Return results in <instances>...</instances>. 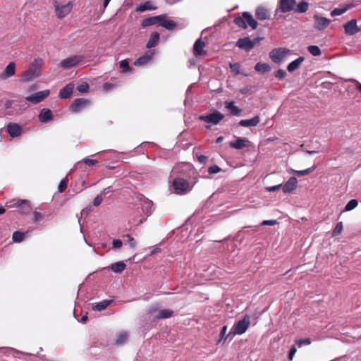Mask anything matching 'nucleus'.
Wrapping results in <instances>:
<instances>
[{
  "mask_svg": "<svg viewBox=\"0 0 361 361\" xmlns=\"http://www.w3.org/2000/svg\"><path fill=\"white\" fill-rule=\"evenodd\" d=\"M286 72L283 69H279L275 72V77L279 80H282L286 77Z\"/></svg>",
  "mask_w": 361,
  "mask_h": 361,
  "instance_id": "48",
  "label": "nucleus"
},
{
  "mask_svg": "<svg viewBox=\"0 0 361 361\" xmlns=\"http://www.w3.org/2000/svg\"><path fill=\"white\" fill-rule=\"evenodd\" d=\"M233 22L238 27L243 29H246L248 25L252 30H255L258 25L249 12H243L242 16L235 18Z\"/></svg>",
  "mask_w": 361,
  "mask_h": 361,
  "instance_id": "1",
  "label": "nucleus"
},
{
  "mask_svg": "<svg viewBox=\"0 0 361 361\" xmlns=\"http://www.w3.org/2000/svg\"><path fill=\"white\" fill-rule=\"evenodd\" d=\"M262 39V37H255L253 39H250V37H246L238 39L236 42L235 45L238 48L245 50V51H250L257 44H258Z\"/></svg>",
  "mask_w": 361,
  "mask_h": 361,
  "instance_id": "4",
  "label": "nucleus"
},
{
  "mask_svg": "<svg viewBox=\"0 0 361 361\" xmlns=\"http://www.w3.org/2000/svg\"><path fill=\"white\" fill-rule=\"evenodd\" d=\"M173 189L177 194L182 195L190 190L189 182L182 178H176L172 183Z\"/></svg>",
  "mask_w": 361,
  "mask_h": 361,
  "instance_id": "6",
  "label": "nucleus"
},
{
  "mask_svg": "<svg viewBox=\"0 0 361 361\" xmlns=\"http://www.w3.org/2000/svg\"><path fill=\"white\" fill-rule=\"evenodd\" d=\"M74 89V85L73 83H68L65 87H63L59 91V97L61 99H68L71 97L73 94V91Z\"/></svg>",
  "mask_w": 361,
  "mask_h": 361,
  "instance_id": "19",
  "label": "nucleus"
},
{
  "mask_svg": "<svg viewBox=\"0 0 361 361\" xmlns=\"http://www.w3.org/2000/svg\"><path fill=\"white\" fill-rule=\"evenodd\" d=\"M42 217V214L37 211H35L33 212V221H39Z\"/></svg>",
  "mask_w": 361,
  "mask_h": 361,
  "instance_id": "57",
  "label": "nucleus"
},
{
  "mask_svg": "<svg viewBox=\"0 0 361 361\" xmlns=\"http://www.w3.org/2000/svg\"><path fill=\"white\" fill-rule=\"evenodd\" d=\"M304 57L300 56L295 60L290 62L287 66L288 71L293 72L294 71L297 70L300 67L301 63L304 61Z\"/></svg>",
  "mask_w": 361,
  "mask_h": 361,
  "instance_id": "30",
  "label": "nucleus"
},
{
  "mask_svg": "<svg viewBox=\"0 0 361 361\" xmlns=\"http://www.w3.org/2000/svg\"><path fill=\"white\" fill-rule=\"evenodd\" d=\"M314 28L319 31L326 29L331 23L330 19L325 17L319 16L317 14H315L314 16Z\"/></svg>",
  "mask_w": 361,
  "mask_h": 361,
  "instance_id": "9",
  "label": "nucleus"
},
{
  "mask_svg": "<svg viewBox=\"0 0 361 361\" xmlns=\"http://www.w3.org/2000/svg\"><path fill=\"white\" fill-rule=\"evenodd\" d=\"M240 65L239 63H230V68L235 72L236 75L240 74Z\"/></svg>",
  "mask_w": 361,
  "mask_h": 361,
  "instance_id": "51",
  "label": "nucleus"
},
{
  "mask_svg": "<svg viewBox=\"0 0 361 361\" xmlns=\"http://www.w3.org/2000/svg\"><path fill=\"white\" fill-rule=\"evenodd\" d=\"M250 317L245 314L243 319L238 321L232 328L231 331L227 335L224 340L226 339L231 334L233 335L238 334L241 335L244 334L250 326Z\"/></svg>",
  "mask_w": 361,
  "mask_h": 361,
  "instance_id": "5",
  "label": "nucleus"
},
{
  "mask_svg": "<svg viewBox=\"0 0 361 361\" xmlns=\"http://www.w3.org/2000/svg\"><path fill=\"white\" fill-rule=\"evenodd\" d=\"M289 52L290 50L286 48L274 49L269 53V56L274 62L278 63L280 62Z\"/></svg>",
  "mask_w": 361,
  "mask_h": 361,
  "instance_id": "10",
  "label": "nucleus"
},
{
  "mask_svg": "<svg viewBox=\"0 0 361 361\" xmlns=\"http://www.w3.org/2000/svg\"><path fill=\"white\" fill-rule=\"evenodd\" d=\"M13 102L12 100H8L5 103V108L6 109H9L11 107L12 104H13Z\"/></svg>",
  "mask_w": 361,
  "mask_h": 361,
  "instance_id": "62",
  "label": "nucleus"
},
{
  "mask_svg": "<svg viewBox=\"0 0 361 361\" xmlns=\"http://www.w3.org/2000/svg\"><path fill=\"white\" fill-rule=\"evenodd\" d=\"M15 71H16V64L14 62H11L5 68L1 77L4 79L11 77L12 75H13L15 74Z\"/></svg>",
  "mask_w": 361,
  "mask_h": 361,
  "instance_id": "25",
  "label": "nucleus"
},
{
  "mask_svg": "<svg viewBox=\"0 0 361 361\" xmlns=\"http://www.w3.org/2000/svg\"><path fill=\"white\" fill-rule=\"evenodd\" d=\"M25 238V234L20 231H16L13 234V240L16 243L21 242Z\"/></svg>",
  "mask_w": 361,
  "mask_h": 361,
  "instance_id": "43",
  "label": "nucleus"
},
{
  "mask_svg": "<svg viewBox=\"0 0 361 361\" xmlns=\"http://www.w3.org/2000/svg\"><path fill=\"white\" fill-rule=\"evenodd\" d=\"M99 161L95 159H92L90 158H84L80 161H79L77 164V167L82 168V164H84L85 165H87L88 166H93L98 164Z\"/></svg>",
  "mask_w": 361,
  "mask_h": 361,
  "instance_id": "34",
  "label": "nucleus"
},
{
  "mask_svg": "<svg viewBox=\"0 0 361 361\" xmlns=\"http://www.w3.org/2000/svg\"><path fill=\"white\" fill-rule=\"evenodd\" d=\"M221 171V168L217 165H213L208 169V173L209 174L217 173Z\"/></svg>",
  "mask_w": 361,
  "mask_h": 361,
  "instance_id": "52",
  "label": "nucleus"
},
{
  "mask_svg": "<svg viewBox=\"0 0 361 361\" xmlns=\"http://www.w3.org/2000/svg\"><path fill=\"white\" fill-rule=\"evenodd\" d=\"M227 331V326H224L220 332L221 340L225 337Z\"/></svg>",
  "mask_w": 361,
  "mask_h": 361,
  "instance_id": "60",
  "label": "nucleus"
},
{
  "mask_svg": "<svg viewBox=\"0 0 361 361\" xmlns=\"http://www.w3.org/2000/svg\"><path fill=\"white\" fill-rule=\"evenodd\" d=\"M250 142L246 138L238 137L235 141L229 143V146L233 149H241L244 147H249Z\"/></svg>",
  "mask_w": 361,
  "mask_h": 361,
  "instance_id": "17",
  "label": "nucleus"
},
{
  "mask_svg": "<svg viewBox=\"0 0 361 361\" xmlns=\"http://www.w3.org/2000/svg\"><path fill=\"white\" fill-rule=\"evenodd\" d=\"M103 200L102 195H98L93 200V205L94 207H98L101 204Z\"/></svg>",
  "mask_w": 361,
  "mask_h": 361,
  "instance_id": "54",
  "label": "nucleus"
},
{
  "mask_svg": "<svg viewBox=\"0 0 361 361\" xmlns=\"http://www.w3.org/2000/svg\"><path fill=\"white\" fill-rule=\"evenodd\" d=\"M123 238H128V243L131 249L135 250L137 247L136 240L129 234L123 235Z\"/></svg>",
  "mask_w": 361,
  "mask_h": 361,
  "instance_id": "45",
  "label": "nucleus"
},
{
  "mask_svg": "<svg viewBox=\"0 0 361 361\" xmlns=\"http://www.w3.org/2000/svg\"><path fill=\"white\" fill-rule=\"evenodd\" d=\"M152 53H151L150 54H147L139 57L135 61L134 65L136 66H140L147 64L152 60Z\"/></svg>",
  "mask_w": 361,
  "mask_h": 361,
  "instance_id": "29",
  "label": "nucleus"
},
{
  "mask_svg": "<svg viewBox=\"0 0 361 361\" xmlns=\"http://www.w3.org/2000/svg\"><path fill=\"white\" fill-rule=\"evenodd\" d=\"M155 8L153 7L150 1H146L142 4L139 5L136 7L135 11L136 12H144L147 10H153Z\"/></svg>",
  "mask_w": 361,
  "mask_h": 361,
  "instance_id": "35",
  "label": "nucleus"
},
{
  "mask_svg": "<svg viewBox=\"0 0 361 361\" xmlns=\"http://www.w3.org/2000/svg\"><path fill=\"white\" fill-rule=\"evenodd\" d=\"M112 245L114 249H120L123 245V243L119 239H114L112 242Z\"/></svg>",
  "mask_w": 361,
  "mask_h": 361,
  "instance_id": "53",
  "label": "nucleus"
},
{
  "mask_svg": "<svg viewBox=\"0 0 361 361\" xmlns=\"http://www.w3.org/2000/svg\"><path fill=\"white\" fill-rule=\"evenodd\" d=\"M54 11L58 18L62 19L68 16L72 10V4L68 2L66 4L61 5L56 0L53 3Z\"/></svg>",
  "mask_w": 361,
  "mask_h": 361,
  "instance_id": "7",
  "label": "nucleus"
},
{
  "mask_svg": "<svg viewBox=\"0 0 361 361\" xmlns=\"http://www.w3.org/2000/svg\"><path fill=\"white\" fill-rule=\"evenodd\" d=\"M119 64H120V68H122L123 72H124V73L127 72V71H130L132 68L130 66L129 63L128 62L127 60L121 61Z\"/></svg>",
  "mask_w": 361,
  "mask_h": 361,
  "instance_id": "46",
  "label": "nucleus"
},
{
  "mask_svg": "<svg viewBox=\"0 0 361 361\" xmlns=\"http://www.w3.org/2000/svg\"><path fill=\"white\" fill-rule=\"evenodd\" d=\"M307 49L309 52L314 56H320L322 54L320 48L316 45L309 46Z\"/></svg>",
  "mask_w": 361,
  "mask_h": 361,
  "instance_id": "40",
  "label": "nucleus"
},
{
  "mask_svg": "<svg viewBox=\"0 0 361 361\" xmlns=\"http://www.w3.org/2000/svg\"><path fill=\"white\" fill-rule=\"evenodd\" d=\"M298 180L295 177H290L286 183L282 184V190L284 193L291 192L297 188Z\"/></svg>",
  "mask_w": 361,
  "mask_h": 361,
  "instance_id": "16",
  "label": "nucleus"
},
{
  "mask_svg": "<svg viewBox=\"0 0 361 361\" xmlns=\"http://www.w3.org/2000/svg\"><path fill=\"white\" fill-rule=\"evenodd\" d=\"M295 343L299 348H300L303 345H310L311 343V340L310 338L298 339L295 340Z\"/></svg>",
  "mask_w": 361,
  "mask_h": 361,
  "instance_id": "49",
  "label": "nucleus"
},
{
  "mask_svg": "<svg viewBox=\"0 0 361 361\" xmlns=\"http://www.w3.org/2000/svg\"><path fill=\"white\" fill-rule=\"evenodd\" d=\"M205 47V43L202 41L200 39L196 40L193 47V54L195 56H204L206 54L204 48Z\"/></svg>",
  "mask_w": 361,
  "mask_h": 361,
  "instance_id": "20",
  "label": "nucleus"
},
{
  "mask_svg": "<svg viewBox=\"0 0 361 361\" xmlns=\"http://www.w3.org/2000/svg\"><path fill=\"white\" fill-rule=\"evenodd\" d=\"M207 159V157L204 155L200 154L197 156V160L201 164H204Z\"/></svg>",
  "mask_w": 361,
  "mask_h": 361,
  "instance_id": "59",
  "label": "nucleus"
},
{
  "mask_svg": "<svg viewBox=\"0 0 361 361\" xmlns=\"http://www.w3.org/2000/svg\"><path fill=\"white\" fill-rule=\"evenodd\" d=\"M225 106L226 109H229L231 111V114L233 116H236L240 114V113L242 111V110L236 106L233 102H226Z\"/></svg>",
  "mask_w": 361,
  "mask_h": 361,
  "instance_id": "31",
  "label": "nucleus"
},
{
  "mask_svg": "<svg viewBox=\"0 0 361 361\" xmlns=\"http://www.w3.org/2000/svg\"><path fill=\"white\" fill-rule=\"evenodd\" d=\"M297 351V349L295 345H292L288 353V360H292L295 353Z\"/></svg>",
  "mask_w": 361,
  "mask_h": 361,
  "instance_id": "55",
  "label": "nucleus"
},
{
  "mask_svg": "<svg viewBox=\"0 0 361 361\" xmlns=\"http://www.w3.org/2000/svg\"><path fill=\"white\" fill-rule=\"evenodd\" d=\"M113 87H114V85L111 83H110V82H106L103 85L104 89L106 90H109Z\"/></svg>",
  "mask_w": 361,
  "mask_h": 361,
  "instance_id": "61",
  "label": "nucleus"
},
{
  "mask_svg": "<svg viewBox=\"0 0 361 361\" xmlns=\"http://www.w3.org/2000/svg\"><path fill=\"white\" fill-rule=\"evenodd\" d=\"M295 0H280L278 9L282 13L291 11L295 5Z\"/></svg>",
  "mask_w": 361,
  "mask_h": 361,
  "instance_id": "15",
  "label": "nucleus"
},
{
  "mask_svg": "<svg viewBox=\"0 0 361 361\" xmlns=\"http://www.w3.org/2000/svg\"><path fill=\"white\" fill-rule=\"evenodd\" d=\"M126 264L123 262L113 263L110 266V269L116 273H121L126 269Z\"/></svg>",
  "mask_w": 361,
  "mask_h": 361,
  "instance_id": "32",
  "label": "nucleus"
},
{
  "mask_svg": "<svg viewBox=\"0 0 361 361\" xmlns=\"http://www.w3.org/2000/svg\"><path fill=\"white\" fill-rule=\"evenodd\" d=\"M345 33L347 35H354L360 32V28L357 25V20L352 19L343 25Z\"/></svg>",
  "mask_w": 361,
  "mask_h": 361,
  "instance_id": "12",
  "label": "nucleus"
},
{
  "mask_svg": "<svg viewBox=\"0 0 361 361\" xmlns=\"http://www.w3.org/2000/svg\"><path fill=\"white\" fill-rule=\"evenodd\" d=\"M255 70L259 73H266L269 71L270 66L269 65L264 63H257L255 66Z\"/></svg>",
  "mask_w": 361,
  "mask_h": 361,
  "instance_id": "38",
  "label": "nucleus"
},
{
  "mask_svg": "<svg viewBox=\"0 0 361 361\" xmlns=\"http://www.w3.org/2000/svg\"><path fill=\"white\" fill-rule=\"evenodd\" d=\"M224 118V115L221 112L216 111L214 113L209 114L207 115L200 116L199 119L204 121L207 123H211L214 125L219 124L221 120Z\"/></svg>",
  "mask_w": 361,
  "mask_h": 361,
  "instance_id": "8",
  "label": "nucleus"
},
{
  "mask_svg": "<svg viewBox=\"0 0 361 361\" xmlns=\"http://www.w3.org/2000/svg\"><path fill=\"white\" fill-rule=\"evenodd\" d=\"M276 224H277V221L276 220H265V221H263L261 224L262 226H267V225H269V226H273V225H275Z\"/></svg>",
  "mask_w": 361,
  "mask_h": 361,
  "instance_id": "58",
  "label": "nucleus"
},
{
  "mask_svg": "<svg viewBox=\"0 0 361 361\" xmlns=\"http://www.w3.org/2000/svg\"><path fill=\"white\" fill-rule=\"evenodd\" d=\"M82 60L81 56H73L66 58L60 62V66L63 68H70L79 63Z\"/></svg>",
  "mask_w": 361,
  "mask_h": 361,
  "instance_id": "13",
  "label": "nucleus"
},
{
  "mask_svg": "<svg viewBox=\"0 0 361 361\" xmlns=\"http://www.w3.org/2000/svg\"><path fill=\"white\" fill-rule=\"evenodd\" d=\"M68 183V180L67 178L61 180L58 186V190L59 192H63L67 188Z\"/></svg>",
  "mask_w": 361,
  "mask_h": 361,
  "instance_id": "47",
  "label": "nucleus"
},
{
  "mask_svg": "<svg viewBox=\"0 0 361 361\" xmlns=\"http://www.w3.org/2000/svg\"><path fill=\"white\" fill-rule=\"evenodd\" d=\"M39 118L42 123H47L51 121L53 118L51 111L46 108L42 109L39 113Z\"/></svg>",
  "mask_w": 361,
  "mask_h": 361,
  "instance_id": "24",
  "label": "nucleus"
},
{
  "mask_svg": "<svg viewBox=\"0 0 361 361\" xmlns=\"http://www.w3.org/2000/svg\"><path fill=\"white\" fill-rule=\"evenodd\" d=\"M7 132L12 137H16L21 135V127L15 123H10L7 126Z\"/></svg>",
  "mask_w": 361,
  "mask_h": 361,
  "instance_id": "18",
  "label": "nucleus"
},
{
  "mask_svg": "<svg viewBox=\"0 0 361 361\" xmlns=\"http://www.w3.org/2000/svg\"><path fill=\"white\" fill-rule=\"evenodd\" d=\"M308 3L302 0L296 6V8L294 11L295 13H305L308 10Z\"/></svg>",
  "mask_w": 361,
  "mask_h": 361,
  "instance_id": "36",
  "label": "nucleus"
},
{
  "mask_svg": "<svg viewBox=\"0 0 361 361\" xmlns=\"http://www.w3.org/2000/svg\"><path fill=\"white\" fill-rule=\"evenodd\" d=\"M162 20V15L145 18L142 20L141 25L146 27L155 24H159Z\"/></svg>",
  "mask_w": 361,
  "mask_h": 361,
  "instance_id": "23",
  "label": "nucleus"
},
{
  "mask_svg": "<svg viewBox=\"0 0 361 361\" xmlns=\"http://www.w3.org/2000/svg\"><path fill=\"white\" fill-rule=\"evenodd\" d=\"M159 25L169 30H174L176 26L173 20L166 19L164 16H162V20L159 22Z\"/></svg>",
  "mask_w": 361,
  "mask_h": 361,
  "instance_id": "26",
  "label": "nucleus"
},
{
  "mask_svg": "<svg viewBox=\"0 0 361 361\" xmlns=\"http://www.w3.org/2000/svg\"><path fill=\"white\" fill-rule=\"evenodd\" d=\"M315 169H316V166L313 165L312 166H311L307 169H305V170H300V171L292 170V173L298 176H306V175L310 173Z\"/></svg>",
  "mask_w": 361,
  "mask_h": 361,
  "instance_id": "37",
  "label": "nucleus"
},
{
  "mask_svg": "<svg viewBox=\"0 0 361 361\" xmlns=\"http://www.w3.org/2000/svg\"><path fill=\"white\" fill-rule=\"evenodd\" d=\"M128 337V334L127 332H121L119 334L117 335L116 340V345H121L124 343Z\"/></svg>",
  "mask_w": 361,
  "mask_h": 361,
  "instance_id": "39",
  "label": "nucleus"
},
{
  "mask_svg": "<svg viewBox=\"0 0 361 361\" xmlns=\"http://www.w3.org/2000/svg\"><path fill=\"white\" fill-rule=\"evenodd\" d=\"M109 191H110V188H109V187L106 188H104V189L102 191V192H101V194H100V195H102H102H106L107 193H109Z\"/></svg>",
  "mask_w": 361,
  "mask_h": 361,
  "instance_id": "64",
  "label": "nucleus"
},
{
  "mask_svg": "<svg viewBox=\"0 0 361 361\" xmlns=\"http://www.w3.org/2000/svg\"><path fill=\"white\" fill-rule=\"evenodd\" d=\"M343 223L338 222L332 231V234H331L332 237H335V236H337L339 234H341L343 231Z\"/></svg>",
  "mask_w": 361,
  "mask_h": 361,
  "instance_id": "44",
  "label": "nucleus"
},
{
  "mask_svg": "<svg viewBox=\"0 0 361 361\" xmlns=\"http://www.w3.org/2000/svg\"><path fill=\"white\" fill-rule=\"evenodd\" d=\"M6 206L11 208H16L21 214H28L31 212L32 207L28 200L20 199H13L6 202Z\"/></svg>",
  "mask_w": 361,
  "mask_h": 361,
  "instance_id": "2",
  "label": "nucleus"
},
{
  "mask_svg": "<svg viewBox=\"0 0 361 361\" xmlns=\"http://www.w3.org/2000/svg\"><path fill=\"white\" fill-rule=\"evenodd\" d=\"M173 312L169 309H164L159 311V314L156 316L157 319H167L172 317Z\"/></svg>",
  "mask_w": 361,
  "mask_h": 361,
  "instance_id": "33",
  "label": "nucleus"
},
{
  "mask_svg": "<svg viewBox=\"0 0 361 361\" xmlns=\"http://www.w3.org/2000/svg\"><path fill=\"white\" fill-rule=\"evenodd\" d=\"M358 205V202L355 199L350 200L345 207V211H350L357 207Z\"/></svg>",
  "mask_w": 361,
  "mask_h": 361,
  "instance_id": "42",
  "label": "nucleus"
},
{
  "mask_svg": "<svg viewBox=\"0 0 361 361\" xmlns=\"http://www.w3.org/2000/svg\"><path fill=\"white\" fill-rule=\"evenodd\" d=\"M90 104V102L87 99L79 98L73 101L70 106V109L73 113H78Z\"/></svg>",
  "mask_w": 361,
  "mask_h": 361,
  "instance_id": "14",
  "label": "nucleus"
},
{
  "mask_svg": "<svg viewBox=\"0 0 361 361\" xmlns=\"http://www.w3.org/2000/svg\"><path fill=\"white\" fill-rule=\"evenodd\" d=\"M255 16L259 20H264L270 18V13L265 7L259 6L256 8Z\"/></svg>",
  "mask_w": 361,
  "mask_h": 361,
  "instance_id": "21",
  "label": "nucleus"
},
{
  "mask_svg": "<svg viewBox=\"0 0 361 361\" xmlns=\"http://www.w3.org/2000/svg\"><path fill=\"white\" fill-rule=\"evenodd\" d=\"M77 90L81 93L87 92L89 89V85L87 82H83L77 87Z\"/></svg>",
  "mask_w": 361,
  "mask_h": 361,
  "instance_id": "50",
  "label": "nucleus"
},
{
  "mask_svg": "<svg viewBox=\"0 0 361 361\" xmlns=\"http://www.w3.org/2000/svg\"><path fill=\"white\" fill-rule=\"evenodd\" d=\"M349 7H350L349 6H347L343 8H336L331 12V16L334 17V16L342 15L343 13H344L345 12H346L348 11Z\"/></svg>",
  "mask_w": 361,
  "mask_h": 361,
  "instance_id": "41",
  "label": "nucleus"
},
{
  "mask_svg": "<svg viewBox=\"0 0 361 361\" xmlns=\"http://www.w3.org/2000/svg\"><path fill=\"white\" fill-rule=\"evenodd\" d=\"M49 95V90H43L25 97V99L32 104H38Z\"/></svg>",
  "mask_w": 361,
  "mask_h": 361,
  "instance_id": "11",
  "label": "nucleus"
},
{
  "mask_svg": "<svg viewBox=\"0 0 361 361\" xmlns=\"http://www.w3.org/2000/svg\"><path fill=\"white\" fill-rule=\"evenodd\" d=\"M280 188H282V184H279V185H274V186H269V187H267L266 188V190L269 192H275L278 190H279Z\"/></svg>",
  "mask_w": 361,
  "mask_h": 361,
  "instance_id": "56",
  "label": "nucleus"
},
{
  "mask_svg": "<svg viewBox=\"0 0 361 361\" xmlns=\"http://www.w3.org/2000/svg\"><path fill=\"white\" fill-rule=\"evenodd\" d=\"M42 60L35 59L30 68L25 71L21 75V80L23 82L32 80L39 75V66H41Z\"/></svg>",
  "mask_w": 361,
  "mask_h": 361,
  "instance_id": "3",
  "label": "nucleus"
},
{
  "mask_svg": "<svg viewBox=\"0 0 361 361\" xmlns=\"http://www.w3.org/2000/svg\"><path fill=\"white\" fill-rule=\"evenodd\" d=\"M354 82L356 84V89L357 91H359L361 93V83L359 82L357 80H354Z\"/></svg>",
  "mask_w": 361,
  "mask_h": 361,
  "instance_id": "63",
  "label": "nucleus"
},
{
  "mask_svg": "<svg viewBox=\"0 0 361 361\" xmlns=\"http://www.w3.org/2000/svg\"><path fill=\"white\" fill-rule=\"evenodd\" d=\"M259 116H256L250 119L240 120L238 124L243 127H255L259 123Z\"/></svg>",
  "mask_w": 361,
  "mask_h": 361,
  "instance_id": "22",
  "label": "nucleus"
},
{
  "mask_svg": "<svg viewBox=\"0 0 361 361\" xmlns=\"http://www.w3.org/2000/svg\"><path fill=\"white\" fill-rule=\"evenodd\" d=\"M113 302V300H104L93 305L92 310L94 311H102L105 310Z\"/></svg>",
  "mask_w": 361,
  "mask_h": 361,
  "instance_id": "28",
  "label": "nucleus"
},
{
  "mask_svg": "<svg viewBox=\"0 0 361 361\" xmlns=\"http://www.w3.org/2000/svg\"><path fill=\"white\" fill-rule=\"evenodd\" d=\"M160 35L157 32H154L151 34L150 37L146 44V47L148 49L154 47L159 40Z\"/></svg>",
  "mask_w": 361,
  "mask_h": 361,
  "instance_id": "27",
  "label": "nucleus"
}]
</instances>
